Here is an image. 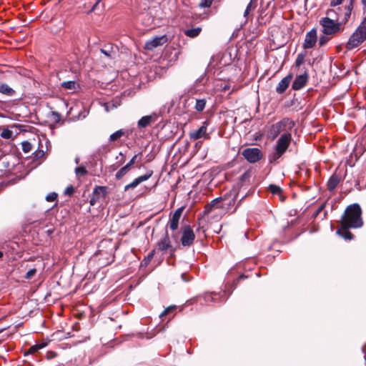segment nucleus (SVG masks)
Instances as JSON below:
<instances>
[{
	"instance_id": "nucleus-1",
	"label": "nucleus",
	"mask_w": 366,
	"mask_h": 366,
	"mask_svg": "<svg viewBox=\"0 0 366 366\" xmlns=\"http://www.w3.org/2000/svg\"><path fill=\"white\" fill-rule=\"evenodd\" d=\"M355 0H349L348 3L342 8L338 7L336 9H330L327 11V15L336 19L326 16L320 20L322 26V32L326 35L335 36L344 31V25L346 24L351 16L354 8Z\"/></svg>"
},
{
	"instance_id": "nucleus-2",
	"label": "nucleus",
	"mask_w": 366,
	"mask_h": 366,
	"mask_svg": "<svg viewBox=\"0 0 366 366\" xmlns=\"http://www.w3.org/2000/svg\"><path fill=\"white\" fill-rule=\"evenodd\" d=\"M360 206L355 203L349 205L341 217L340 224L345 229H357L363 225Z\"/></svg>"
},
{
	"instance_id": "nucleus-3",
	"label": "nucleus",
	"mask_w": 366,
	"mask_h": 366,
	"mask_svg": "<svg viewBox=\"0 0 366 366\" xmlns=\"http://www.w3.org/2000/svg\"><path fill=\"white\" fill-rule=\"evenodd\" d=\"M292 140L290 132L282 134L277 139L274 152L269 156L270 164H277V160L287 152Z\"/></svg>"
},
{
	"instance_id": "nucleus-4",
	"label": "nucleus",
	"mask_w": 366,
	"mask_h": 366,
	"mask_svg": "<svg viewBox=\"0 0 366 366\" xmlns=\"http://www.w3.org/2000/svg\"><path fill=\"white\" fill-rule=\"evenodd\" d=\"M295 122L290 118L285 117L281 119L280 122L273 124L269 131H268V137L272 139H274L278 137V135L282 132L286 130L287 127L289 130H292V129L295 126Z\"/></svg>"
},
{
	"instance_id": "nucleus-5",
	"label": "nucleus",
	"mask_w": 366,
	"mask_h": 366,
	"mask_svg": "<svg viewBox=\"0 0 366 366\" xmlns=\"http://www.w3.org/2000/svg\"><path fill=\"white\" fill-rule=\"evenodd\" d=\"M242 155L250 164H254L263 158L262 152L257 147H250L244 149Z\"/></svg>"
},
{
	"instance_id": "nucleus-6",
	"label": "nucleus",
	"mask_w": 366,
	"mask_h": 366,
	"mask_svg": "<svg viewBox=\"0 0 366 366\" xmlns=\"http://www.w3.org/2000/svg\"><path fill=\"white\" fill-rule=\"evenodd\" d=\"M365 40V38L356 28L345 44V49L347 51H352L360 46Z\"/></svg>"
},
{
	"instance_id": "nucleus-7",
	"label": "nucleus",
	"mask_w": 366,
	"mask_h": 366,
	"mask_svg": "<svg viewBox=\"0 0 366 366\" xmlns=\"http://www.w3.org/2000/svg\"><path fill=\"white\" fill-rule=\"evenodd\" d=\"M195 239V234L189 225H185L182 227V235L181 243L183 247H190L193 244Z\"/></svg>"
},
{
	"instance_id": "nucleus-8",
	"label": "nucleus",
	"mask_w": 366,
	"mask_h": 366,
	"mask_svg": "<svg viewBox=\"0 0 366 366\" xmlns=\"http://www.w3.org/2000/svg\"><path fill=\"white\" fill-rule=\"evenodd\" d=\"M155 249L161 252L169 250L172 253L175 252L176 249L172 244L167 229L164 236L157 242Z\"/></svg>"
},
{
	"instance_id": "nucleus-9",
	"label": "nucleus",
	"mask_w": 366,
	"mask_h": 366,
	"mask_svg": "<svg viewBox=\"0 0 366 366\" xmlns=\"http://www.w3.org/2000/svg\"><path fill=\"white\" fill-rule=\"evenodd\" d=\"M209 124L207 120L204 121L202 125L197 130H194L189 132V137L191 139L197 140L202 137L209 139L210 136L207 133V128Z\"/></svg>"
},
{
	"instance_id": "nucleus-10",
	"label": "nucleus",
	"mask_w": 366,
	"mask_h": 366,
	"mask_svg": "<svg viewBox=\"0 0 366 366\" xmlns=\"http://www.w3.org/2000/svg\"><path fill=\"white\" fill-rule=\"evenodd\" d=\"M317 41V34L316 29H312L308 31L305 37L303 48L305 49H311L315 46Z\"/></svg>"
},
{
	"instance_id": "nucleus-11",
	"label": "nucleus",
	"mask_w": 366,
	"mask_h": 366,
	"mask_svg": "<svg viewBox=\"0 0 366 366\" xmlns=\"http://www.w3.org/2000/svg\"><path fill=\"white\" fill-rule=\"evenodd\" d=\"M184 210V207H179L177 209L174 211V212L172 214V217L169 219V221L167 224V227L169 228L174 232L178 229L179 227V222L180 219V217L182 214Z\"/></svg>"
},
{
	"instance_id": "nucleus-12",
	"label": "nucleus",
	"mask_w": 366,
	"mask_h": 366,
	"mask_svg": "<svg viewBox=\"0 0 366 366\" xmlns=\"http://www.w3.org/2000/svg\"><path fill=\"white\" fill-rule=\"evenodd\" d=\"M167 41V37L166 35L160 36H156L152 40L147 41L145 43L144 49L147 50H153L157 46H162Z\"/></svg>"
},
{
	"instance_id": "nucleus-13",
	"label": "nucleus",
	"mask_w": 366,
	"mask_h": 366,
	"mask_svg": "<svg viewBox=\"0 0 366 366\" xmlns=\"http://www.w3.org/2000/svg\"><path fill=\"white\" fill-rule=\"evenodd\" d=\"M102 0H95L94 2L89 1L86 2L83 4V8L87 9L85 13L86 14H90L93 12H97L98 11H102L104 8V4H101Z\"/></svg>"
},
{
	"instance_id": "nucleus-14",
	"label": "nucleus",
	"mask_w": 366,
	"mask_h": 366,
	"mask_svg": "<svg viewBox=\"0 0 366 366\" xmlns=\"http://www.w3.org/2000/svg\"><path fill=\"white\" fill-rule=\"evenodd\" d=\"M153 174L152 170H148L145 174L141 175L136 179H134L131 183L127 184L124 187V190L125 192L128 191L130 189H134L137 187L142 182L148 180Z\"/></svg>"
},
{
	"instance_id": "nucleus-15",
	"label": "nucleus",
	"mask_w": 366,
	"mask_h": 366,
	"mask_svg": "<svg viewBox=\"0 0 366 366\" xmlns=\"http://www.w3.org/2000/svg\"><path fill=\"white\" fill-rule=\"evenodd\" d=\"M159 119V115L154 112L149 115L142 117L137 122L139 128H146L151 124L156 122Z\"/></svg>"
},
{
	"instance_id": "nucleus-16",
	"label": "nucleus",
	"mask_w": 366,
	"mask_h": 366,
	"mask_svg": "<svg viewBox=\"0 0 366 366\" xmlns=\"http://www.w3.org/2000/svg\"><path fill=\"white\" fill-rule=\"evenodd\" d=\"M237 196V193L234 191H229V192L225 193L222 198H225L224 201H222L223 207L226 210H229L232 207H233L236 202V198Z\"/></svg>"
},
{
	"instance_id": "nucleus-17",
	"label": "nucleus",
	"mask_w": 366,
	"mask_h": 366,
	"mask_svg": "<svg viewBox=\"0 0 366 366\" xmlns=\"http://www.w3.org/2000/svg\"><path fill=\"white\" fill-rule=\"evenodd\" d=\"M308 80L309 74L306 71L302 74L297 75L292 83V89L300 90L302 89L307 84Z\"/></svg>"
},
{
	"instance_id": "nucleus-18",
	"label": "nucleus",
	"mask_w": 366,
	"mask_h": 366,
	"mask_svg": "<svg viewBox=\"0 0 366 366\" xmlns=\"http://www.w3.org/2000/svg\"><path fill=\"white\" fill-rule=\"evenodd\" d=\"M225 198H222V196L212 199L209 203L205 205L204 210V214H209L214 209H224L222 201Z\"/></svg>"
},
{
	"instance_id": "nucleus-19",
	"label": "nucleus",
	"mask_w": 366,
	"mask_h": 366,
	"mask_svg": "<svg viewBox=\"0 0 366 366\" xmlns=\"http://www.w3.org/2000/svg\"><path fill=\"white\" fill-rule=\"evenodd\" d=\"M292 79V74H289L285 77H284L277 84L276 87V92L278 94H283L286 89L288 88L290 81Z\"/></svg>"
},
{
	"instance_id": "nucleus-20",
	"label": "nucleus",
	"mask_w": 366,
	"mask_h": 366,
	"mask_svg": "<svg viewBox=\"0 0 366 366\" xmlns=\"http://www.w3.org/2000/svg\"><path fill=\"white\" fill-rule=\"evenodd\" d=\"M341 175L337 174V172H335L329 179L327 184V188L329 191L334 190L340 182L341 181Z\"/></svg>"
},
{
	"instance_id": "nucleus-21",
	"label": "nucleus",
	"mask_w": 366,
	"mask_h": 366,
	"mask_svg": "<svg viewBox=\"0 0 366 366\" xmlns=\"http://www.w3.org/2000/svg\"><path fill=\"white\" fill-rule=\"evenodd\" d=\"M252 175L253 172L252 169H247L244 174H242L239 179L241 187L249 185Z\"/></svg>"
},
{
	"instance_id": "nucleus-22",
	"label": "nucleus",
	"mask_w": 366,
	"mask_h": 366,
	"mask_svg": "<svg viewBox=\"0 0 366 366\" xmlns=\"http://www.w3.org/2000/svg\"><path fill=\"white\" fill-rule=\"evenodd\" d=\"M336 234L341 236L346 240H351L354 238V234L349 231V229L343 228L342 224H340V227L337 229Z\"/></svg>"
},
{
	"instance_id": "nucleus-23",
	"label": "nucleus",
	"mask_w": 366,
	"mask_h": 366,
	"mask_svg": "<svg viewBox=\"0 0 366 366\" xmlns=\"http://www.w3.org/2000/svg\"><path fill=\"white\" fill-rule=\"evenodd\" d=\"M100 51L109 59L114 58V56L116 54V51L114 46L111 44L105 45L103 48L100 49Z\"/></svg>"
},
{
	"instance_id": "nucleus-24",
	"label": "nucleus",
	"mask_w": 366,
	"mask_h": 366,
	"mask_svg": "<svg viewBox=\"0 0 366 366\" xmlns=\"http://www.w3.org/2000/svg\"><path fill=\"white\" fill-rule=\"evenodd\" d=\"M0 93L8 97H11L15 94L16 92L7 84L2 83L0 84Z\"/></svg>"
},
{
	"instance_id": "nucleus-25",
	"label": "nucleus",
	"mask_w": 366,
	"mask_h": 366,
	"mask_svg": "<svg viewBox=\"0 0 366 366\" xmlns=\"http://www.w3.org/2000/svg\"><path fill=\"white\" fill-rule=\"evenodd\" d=\"M268 190L272 194H277L280 196V198L281 201L285 200V197L282 195V189L280 187L276 185V184H269L268 187Z\"/></svg>"
},
{
	"instance_id": "nucleus-26",
	"label": "nucleus",
	"mask_w": 366,
	"mask_h": 366,
	"mask_svg": "<svg viewBox=\"0 0 366 366\" xmlns=\"http://www.w3.org/2000/svg\"><path fill=\"white\" fill-rule=\"evenodd\" d=\"M202 31L201 27H196L189 29H187L184 31V34L190 38H195L199 35Z\"/></svg>"
},
{
	"instance_id": "nucleus-27",
	"label": "nucleus",
	"mask_w": 366,
	"mask_h": 366,
	"mask_svg": "<svg viewBox=\"0 0 366 366\" xmlns=\"http://www.w3.org/2000/svg\"><path fill=\"white\" fill-rule=\"evenodd\" d=\"M93 194L99 197L101 195L102 197L105 198L107 195V187L104 186H96L94 188Z\"/></svg>"
},
{
	"instance_id": "nucleus-28",
	"label": "nucleus",
	"mask_w": 366,
	"mask_h": 366,
	"mask_svg": "<svg viewBox=\"0 0 366 366\" xmlns=\"http://www.w3.org/2000/svg\"><path fill=\"white\" fill-rule=\"evenodd\" d=\"M130 168L129 167V166H124L122 167L115 174V178L118 180L121 179L123 178V177H124L127 174L129 173V172L130 171Z\"/></svg>"
},
{
	"instance_id": "nucleus-29",
	"label": "nucleus",
	"mask_w": 366,
	"mask_h": 366,
	"mask_svg": "<svg viewBox=\"0 0 366 366\" xmlns=\"http://www.w3.org/2000/svg\"><path fill=\"white\" fill-rule=\"evenodd\" d=\"M206 104L207 101L205 99H196L194 109L199 112H202L205 108Z\"/></svg>"
},
{
	"instance_id": "nucleus-30",
	"label": "nucleus",
	"mask_w": 366,
	"mask_h": 366,
	"mask_svg": "<svg viewBox=\"0 0 366 366\" xmlns=\"http://www.w3.org/2000/svg\"><path fill=\"white\" fill-rule=\"evenodd\" d=\"M124 134L125 132L123 129L117 130V132L110 135L109 140L111 142H115L120 139L122 137H123Z\"/></svg>"
},
{
	"instance_id": "nucleus-31",
	"label": "nucleus",
	"mask_w": 366,
	"mask_h": 366,
	"mask_svg": "<svg viewBox=\"0 0 366 366\" xmlns=\"http://www.w3.org/2000/svg\"><path fill=\"white\" fill-rule=\"evenodd\" d=\"M357 29L366 39V16L363 18Z\"/></svg>"
},
{
	"instance_id": "nucleus-32",
	"label": "nucleus",
	"mask_w": 366,
	"mask_h": 366,
	"mask_svg": "<svg viewBox=\"0 0 366 366\" xmlns=\"http://www.w3.org/2000/svg\"><path fill=\"white\" fill-rule=\"evenodd\" d=\"M46 345V344H45V343L33 345L28 350V351L25 353V355L34 354V353L36 352L39 349L44 347Z\"/></svg>"
},
{
	"instance_id": "nucleus-33",
	"label": "nucleus",
	"mask_w": 366,
	"mask_h": 366,
	"mask_svg": "<svg viewBox=\"0 0 366 366\" xmlns=\"http://www.w3.org/2000/svg\"><path fill=\"white\" fill-rule=\"evenodd\" d=\"M88 173L86 168L84 165H81L75 169V174L77 177H83Z\"/></svg>"
},
{
	"instance_id": "nucleus-34",
	"label": "nucleus",
	"mask_w": 366,
	"mask_h": 366,
	"mask_svg": "<svg viewBox=\"0 0 366 366\" xmlns=\"http://www.w3.org/2000/svg\"><path fill=\"white\" fill-rule=\"evenodd\" d=\"M50 118L54 123H59L61 121V115L58 112L53 111L50 114Z\"/></svg>"
},
{
	"instance_id": "nucleus-35",
	"label": "nucleus",
	"mask_w": 366,
	"mask_h": 366,
	"mask_svg": "<svg viewBox=\"0 0 366 366\" xmlns=\"http://www.w3.org/2000/svg\"><path fill=\"white\" fill-rule=\"evenodd\" d=\"M176 308H177L176 305H170V306L167 307L162 311V312L160 314L159 317L161 318H162L163 317L169 315V313L173 312L176 310Z\"/></svg>"
},
{
	"instance_id": "nucleus-36",
	"label": "nucleus",
	"mask_w": 366,
	"mask_h": 366,
	"mask_svg": "<svg viewBox=\"0 0 366 366\" xmlns=\"http://www.w3.org/2000/svg\"><path fill=\"white\" fill-rule=\"evenodd\" d=\"M21 149L24 153H28L32 149V144L28 141H24L21 143Z\"/></svg>"
},
{
	"instance_id": "nucleus-37",
	"label": "nucleus",
	"mask_w": 366,
	"mask_h": 366,
	"mask_svg": "<svg viewBox=\"0 0 366 366\" xmlns=\"http://www.w3.org/2000/svg\"><path fill=\"white\" fill-rule=\"evenodd\" d=\"M76 82L74 81H67L61 83V86L66 89H74Z\"/></svg>"
},
{
	"instance_id": "nucleus-38",
	"label": "nucleus",
	"mask_w": 366,
	"mask_h": 366,
	"mask_svg": "<svg viewBox=\"0 0 366 366\" xmlns=\"http://www.w3.org/2000/svg\"><path fill=\"white\" fill-rule=\"evenodd\" d=\"M1 137L4 139H11L13 135V132L9 129H4L1 132Z\"/></svg>"
},
{
	"instance_id": "nucleus-39",
	"label": "nucleus",
	"mask_w": 366,
	"mask_h": 366,
	"mask_svg": "<svg viewBox=\"0 0 366 366\" xmlns=\"http://www.w3.org/2000/svg\"><path fill=\"white\" fill-rule=\"evenodd\" d=\"M213 0H199V7L200 8H209L212 6Z\"/></svg>"
},
{
	"instance_id": "nucleus-40",
	"label": "nucleus",
	"mask_w": 366,
	"mask_h": 366,
	"mask_svg": "<svg viewBox=\"0 0 366 366\" xmlns=\"http://www.w3.org/2000/svg\"><path fill=\"white\" fill-rule=\"evenodd\" d=\"M306 54L305 53H300L297 55V59L295 60V66H300L305 61Z\"/></svg>"
},
{
	"instance_id": "nucleus-41",
	"label": "nucleus",
	"mask_w": 366,
	"mask_h": 366,
	"mask_svg": "<svg viewBox=\"0 0 366 366\" xmlns=\"http://www.w3.org/2000/svg\"><path fill=\"white\" fill-rule=\"evenodd\" d=\"M216 295H217V294L214 293V292H212V293L207 292L203 295V297H204V301H206V302H209V301L214 302L215 300L214 296H216Z\"/></svg>"
},
{
	"instance_id": "nucleus-42",
	"label": "nucleus",
	"mask_w": 366,
	"mask_h": 366,
	"mask_svg": "<svg viewBox=\"0 0 366 366\" xmlns=\"http://www.w3.org/2000/svg\"><path fill=\"white\" fill-rule=\"evenodd\" d=\"M329 35L321 36L319 39V45L320 46H325L330 40V38L328 36Z\"/></svg>"
},
{
	"instance_id": "nucleus-43",
	"label": "nucleus",
	"mask_w": 366,
	"mask_h": 366,
	"mask_svg": "<svg viewBox=\"0 0 366 366\" xmlns=\"http://www.w3.org/2000/svg\"><path fill=\"white\" fill-rule=\"evenodd\" d=\"M36 272H37V269L36 268L30 269L26 272V275L24 276L25 279L31 280V278H33L34 277V275L36 274Z\"/></svg>"
},
{
	"instance_id": "nucleus-44",
	"label": "nucleus",
	"mask_w": 366,
	"mask_h": 366,
	"mask_svg": "<svg viewBox=\"0 0 366 366\" xmlns=\"http://www.w3.org/2000/svg\"><path fill=\"white\" fill-rule=\"evenodd\" d=\"M58 197V194L56 192H51L48 194L46 197V200L47 202H53L56 200Z\"/></svg>"
},
{
	"instance_id": "nucleus-45",
	"label": "nucleus",
	"mask_w": 366,
	"mask_h": 366,
	"mask_svg": "<svg viewBox=\"0 0 366 366\" xmlns=\"http://www.w3.org/2000/svg\"><path fill=\"white\" fill-rule=\"evenodd\" d=\"M154 253H155V249L152 250L147 255V257H145L144 259V264H148L149 263V262L151 261V259L153 258L154 255Z\"/></svg>"
},
{
	"instance_id": "nucleus-46",
	"label": "nucleus",
	"mask_w": 366,
	"mask_h": 366,
	"mask_svg": "<svg viewBox=\"0 0 366 366\" xmlns=\"http://www.w3.org/2000/svg\"><path fill=\"white\" fill-rule=\"evenodd\" d=\"M74 192L75 188L72 185L67 187L64 190V194L68 196H72L74 194Z\"/></svg>"
},
{
	"instance_id": "nucleus-47",
	"label": "nucleus",
	"mask_w": 366,
	"mask_h": 366,
	"mask_svg": "<svg viewBox=\"0 0 366 366\" xmlns=\"http://www.w3.org/2000/svg\"><path fill=\"white\" fill-rule=\"evenodd\" d=\"M247 278V276L244 275V274H241L237 279L234 280L233 281L232 285L231 287L235 288L237 285H238L239 280Z\"/></svg>"
},
{
	"instance_id": "nucleus-48",
	"label": "nucleus",
	"mask_w": 366,
	"mask_h": 366,
	"mask_svg": "<svg viewBox=\"0 0 366 366\" xmlns=\"http://www.w3.org/2000/svg\"><path fill=\"white\" fill-rule=\"evenodd\" d=\"M326 203L322 204L318 209L316 210V212L314 213L313 217L316 218L325 208Z\"/></svg>"
},
{
	"instance_id": "nucleus-49",
	"label": "nucleus",
	"mask_w": 366,
	"mask_h": 366,
	"mask_svg": "<svg viewBox=\"0 0 366 366\" xmlns=\"http://www.w3.org/2000/svg\"><path fill=\"white\" fill-rule=\"evenodd\" d=\"M34 158L35 159H41L42 157H44L45 153L43 150H38V151H36L34 153Z\"/></svg>"
},
{
	"instance_id": "nucleus-50",
	"label": "nucleus",
	"mask_w": 366,
	"mask_h": 366,
	"mask_svg": "<svg viewBox=\"0 0 366 366\" xmlns=\"http://www.w3.org/2000/svg\"><path fill=\"white\" fill-rule=\"evenodd\" d=\"M344 1L345 0H331L330 3V6L331 7H335V6H339V5L342 4Z\"/></svg>"
},
{
	"instance_id": "nucleus-51",
	"label": "nucleus",
	"mask_w": 366,
	"mask_h": 366,
	"mask_svg": "<svg viewBox=\"0 0 366 366\" xmlns=\"http://www.w3.org/2000/svg\"><path fill=\"white\" fill-rule=\"evenodd\" d=\"M100 197L97 195L93 194V197L89 200V203L91 205L94 206L97 202L99 199Z\"/></svg>"
},
{
	"instance_id": "nucleus-52",
	"label": "nucleus",
	"mask_w": 366,
	"mask_h": 366,
	"mask_svg": "<svg viewBox=\"0 0 366 366\" xmlns=\"http://www.w3.org/2000/svg\"><path fill=\"white\" fill-rule=\"evenodd\" d=\"M139 154H135L131 159L130 161L126 164L127 166H129V167L131 169V167L135 164L136 162V159L137 157Z\"/></svg>"
},
{
	"instance_id": "nucleus-53",
	"label": "nucleus",
	"mask_w": 366,
	"mask_h": 366,
	"mask_svg": "<svg viewBox=\"0 0 366 366\" xmlns=\"http://www.w3.org/2000/svg\"><path fill=\"white\" fill-rule=\"evenodd\" d=\"M251 7H252V1L247 5L244 12V16H247L251 9Z\"/></svg>"
},
{
	"instance_id": "nucleus-54",
	"label": "nucleus",
	"mask_w": 366,
	"mask_h": 366,
	"mask_svg": "<svg viewBox=\"0 0 366 366\" xmlns=\"http://www.w3.org/2000/svg\"><path fill=\"white\" fill-rule=\"evenodd\" d=\"M178 237H179L178 232L173 233V234H172V239H174L176 242H177V240H178Z\"/></svg>"
},
{
	"instance_id": "nucleus-55",
	"label": "nucleus",
	"mask_w": 366,
	"mask_h": 366,
	"mask_svg": "<svg viewBox=\"0 0 366 366\" xmlns=\"http://www.w3.org/2000/svg\"><path fill=\"white\" fill-rule=\"evenodd\" d=\"M119 154L122 157V159L119 162V164H123L124 162L125 158H124V155H123V154L122 152H120Z\"/></svg>"
},
{
	"instance_id": "nucleus-56",
	"label": "nucleus",
	"mask_w": 366,
	"mask_h": 366,
	"mask_svg": "<svg viewBox=\"0 0 366 366\" xmlns=\"http://www.w3.org/2000/svg\"><path fill=\"white\" fill-rule=\"evenodd\" d=\"M361 3L363 5V11H366V0H361Z\"/></svg>"
},
{
	"instance_id": "nucleus-57",
	"label": "nucleus",
	"mask_w": 366,
	"mask_h": 366,
	"mask_svg": "<svg viewBox=\"0 0 366 366\" xmlns=\"http://www.w3.org/2000/svg\"><path fill=\"white\" fill-rule=\"evenodd\" d=\"M52 232H53V230H52V229H49V230H47V233H48L49 234H51Z\"/></svg>"
},
{
	"instance_id": "nucleus-58",
	"label": "nucleus",
	"mask_w": 366,
	"mask_h": 366,
	"mask_svg": "<svg viewBox=\"0 0 366 366\" xmlns=\"http://www.w3.org/2000/svg\"><path fill=\"white\" fill-rule=\"evenodd\" d=\"M362 53L364 54V55L365 56V58H366V49L363 50Z\"/></svg>"
},
{
	"instance_id": "nucleus-59",
	"label": "nucleus",
	"mask_w": 366,
	"mask_h": 366,
	"mask_svg": "<svg viewBox=\"0 0 366 366\" xmlns=\"http://www.w3.org/2000/svg\"><path fill=\"white\" fill-rule=\"evenodd\" d=\"M4 254L2 252L0 251V258H1L3 257Z\"/></svg>"
},
{
	"instance_id": "nucleus-60",
	"label": "nucleus",
	"mask_w": 366,
	"mask_h": 366,
	"mask_svg": "<svg viewBox=\"0 0 366 366\" xmlns=\"http://www.w3.org/2000/svg\"><path fill=\"white\" fill-rule=\"evenodd\" d=\"M228 88H229L228 86H225L223 89H224V91H226Z\"/></svg>"
},
{
	"instance_id": "nucleus-61",
	"label": "nucleus",
	"mask_w": 366,
	"mask_h": 366,
	"mask_svg": "<svg viewBox=\"0 0 366 366\" xmlns=\"http://www.w3.org/2000/svg\"><path fill=\"white\" fill-rule=\"evenodd\" d=\"M327 214V212L325 211V212H324V217H323L324 218H325V217H326Z\"/></svg>"
},
{
	"instance_id": "nucleus-62",
	"label": "nucleus",
	"mask_w": 366,
	"mask_h": 366,
	"mask_svg": "<svg viewBox=\"0 0 366 366\" xmlns=\"http://www.w3.org/2000/svg\"><path fill=\"white\" fill-rule=\"evenodd\" d=\"M244 198V197H243L241 199H239L238 204L241 203V202L242 201V199H243Z\"/></svg>"
},
{
	"instance_id": "nucleus-63",
	"label": "nucleus",
	"mask_w": 366,
	"mask_h": 366,
	"mask_svg": "<svg viewBox=\"0 0 366 366\" xmlns=\"http://www.w3.org/2000/svg\"><path fill=\"white\" fill-rule=\"evenodd\" d=\"M293 103H294V100H292V101L291 102V104H290L289 106H292V105H293Z\"/></svg>"
},
{
	"instance_id": "nucleus-64",
	"label": "nucleus",
	"mask_w": 366,
	"mask_h": 366,
	"mask_svg": "<svg viewBox=\"0 0 366 366\" xmlns=\"http://www.w3.org/2000/svg\"><path fill=\"white\" fill-rule=\"evenodd\" d=\"M0 117H4V115L1 113H0Z\"/></svg>"
}]
</instances>
